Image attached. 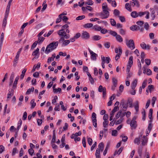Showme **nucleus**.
I'll use <instances>...</instances> for the list:
<instances>
[{"mask_svg": "<svg viewBox=\"0 0 158 158\" xmlns=\"http://www.w3.org/2000/svg\"><path fill=\"white\" fill-rule=\"evenodd\" d=\"M110 21L111 25L113 26H116V23L115 20L112 19H110Z\"/></svg>", "mask_w": 158, "mask_h": 158, "instance_id": "38", "label": "nucleus"}, {"mask_svg": "<svg viewBox=\"0 0 158 158\" xmlns=\"http://www.w3.org/2000/svg\"><path fill=\"white\" fill-rule=\"evenodd\" d=\"M96 158H101L100 151L98 149H97L95 153Z\"/></svg>", "mask_w": 158, "mask_h": 158, "instance_id": "28", "label": "nucleus"}, {"mask_svg": "<svg viewBox=\"0 0 158 158\" xmlns=\"http://www.w3.org/2000/svg\"><path fill=\"white\" fill-rule=\"evenodd\" d=\"M65 38L60 39L59 40V42L60 43H61L62 47H65L67 45L70 43V41L69 40H65Z\"/></svg>", "mask_w": 158, "mask_h": 158, "instance_id": "6", "label": "nucleus"}, {"mask_svg": "<svg viewBox=\"0 0 158 158\" xmlns=\"http://www.w3.org/2000/svg\"><path fill=\"white\" fill-rule=\"evenodd\" d=\"M19 56L16 55L14 60V65L15 64H16L17 63Z\"/></svg>", "mask_w": 158, "mask_h": 158, "instance_id": "41", "label": "nucleus"}, {"mask_svg": "<svg viewBox=\"0 0 158 158\" xmlns=\"http://www.w3.org/2000/svg\"><path fill=\"white\" fill-rule=\"evenodd\" d=\"M140 46L144 49H149L150 46L149 45H146L144 42H143L140 44Z\"/></svg>", "mask_w": 158, "mask_h": 158, "instance_id": "14", "label": "nucleus"}, {"mask_svg": "<svg viewBox=\"0 0 158 158\" xmlns=\"http://www.w3.org/2000/svg\"><path fill=\"white\" fill-rule=\"evenodd\" d=\"M39 49L37 48L35 51H34L32 53V55L35 56L34 58H37L39 57Z\"/></svg>", "mask_w": 158, "mask_h": 158, "instance_id": "12", "label": "nucleus"}, {"mask_svg": "<svg viewBox=\"0 0 158 158\" xmlns=\"http://www.w3.org/2000/svg\"><path fill=\"white\" fill-rule=\"evenodd\" d=\"M146 12L145 11L143 12H138V16L139 17H141L143 15L145 14H146Z\"/></svg>", "mask_w": 158, "mask_h": 158, "instance_id": "59", "label": "nucleus"}, {"mask_svg": "<svg viewBox=\"0 0 158 158\" xmlns=\"http://www.w3.org/2000/svg\"><path fill=\"white\" fill-rule=\"evenodd\" d=\"M119 33L121 35H123L125 34V31L123 29L121 28L120 30Z\"/></svg>", "mask_w": 158, "mask_h": 158, "instance_id": "61", "label": "nucleus"}, {"mask_svg": "<svg viewBox=\"0 0 158 158\" xmlns=\"http://www.w3.org/2000/svg\"><path fill=\"white\" fill-rule=\"evenodd\" d=\"M144 27L146 30H148L149 29V26L148 23L146 22L145 23Z\"/></svg>", "mask_w": 158, "mask_h": 158, "instance_id": "46", "label": "nucleus"}, {"mask_svg": "<svg viewBox=\"0 0 158 158\" xmlns=\"http://www.w3.org/2000/svg\"><path fill=\"white\" fill-rule=\"evenodd\" d=\"M137 81L136 79H135L132 82L131 85V89H135L137 85Z\"/></svg>", "mask_w": 158, "mask_h": 158, "instance_id": "17", "label": "nucleus"}, {"mask_svg": "<svg viewBox=\"0 0 158 158\" xmlns=\"http://www.w3.org/2000/svg\"><path fill=\"white\" fill-rule=\"evenodd\" d=\"M148 142V139L144 135L143 136V138L142 139V144L143 146H144Z\"/></svg>", "mask_w": 158, "mask_h": 158, "instance_id": "15", "label": "nucleus"}, {"mask_svg": "<svg viewBox=\"0 0 158 158\" xmlns=\"http://www.w3.org/2000/svg\"><path fill=\"white\" fill-rule=\"evenodd\" d=\"M119 104V102L117 101L114 104V109H119V107L118 106V105Z\"/></svg>", "mask_w": 158, "mask_h": 158, "instance_id": "54", "label": "nucleus"}, {"mask_svg": "<svg viewBox=\"0 0 158 158\" xmlns=\"http://www.w3.org/2000/svg\"><path fill=\"white\" fill-rule=\"evenodd\" d=\"M12 0H10L9 2L8 3L7 6L6 8V10L5 11L4 18L3 21V23L2 27L4 29L5 27L6 23H7V19L8 18V15L9 13L10 7L11 3L12 2Z\"/></svg>", "mask_w": 158, "mask_h": 158, "instance_id": "1", "label": "nucleus"}, {"mask_svg": "<svg viewBox=\"0 0 158 158\" xmlns=\"http://www.w3.org/2000/svg\"><path fill=\"white\" fill-rule=\"evenodd\" d=\"M38 43V42H37V41H35L32 45L31 48L33 49L35 48Z\"/></svg>", "mask_w": 158, "mask_h": 158, "instance_id": "62", "label": "nucleus"}, {"mask_svg": "<svg viewBox=\"0 0 158 158\" xmlns=\"http://www.w3.org/2000/svg\"><path fill=\"white\" fill-rule=\"evenodd\" d=\"M133 100L131 98L128 99L127 104L129 107L132 108L134 107L135 109H138L139 108V102L136 101L133 104Z\"/></svg>", "mask_w": 158, "mask_h": 158, "instance_id": "3", "label": "nucleus"}, {"mask_svg": "<svg viewBox=\"0 0 158 158\" xmlns=\"http://www.w3.org/2000/svg\"><path fill=\"white\" fill-rule=\"evenodd\" d=\"M156 100V98L155 97H153L152 99V106L153 107H154V105L155 102Z\"/></svg>", "mask_w": 158, "mask_h": 158, "instance_id": "56", "label": "nucleus"}, {"mask_svg": "<svg viewBox=\"0 0 158 158\" xmlns=\"http://www.w3.org/2000/svg\"><path fill=\"white\" fill-rule=\"evenodd\" d=\"M102 62V67L104 69L105 67V57L103 56H101Z\"/></svg>", "mask_w": 158, "mask_h": 158, "instance_id": "19", "label": "nucleus"}, {"mask_svg": "<svg viewBox=\"0 0 158 158\" xmlns=\"http://www.w3.org/2000/svg\"><path fill=\"white\" fill-rule=\"evenodd\" d=\"M120 12L118 9H115L114 10L113 14L114 15L116 16H119Z\"/></svg>", "mask_w": 158, "mask_h": 158, "instance_id": "29", "label": "nucleus"}, {"mask_svg": "<svg viewBox=\"0 0 158 158\" xmlns=\"http://www.w3.org/2000/svg\"><path fill=\"white\" fill-rule=\"evenodd\" d=\"M126 44L127 46L131 50H133L135 48V45L134 41L132 40H126Z\"/></svg>", "mask_w": 158, "mask_h": 158, "instance_id": "5", "label": "nucleus"}, {"mask_svg": "<svg viewBox=\"0 0 158 158\" xmlns=\"http://www.w3.org/2000/svg\"><path fill=\"white\" fill-rule=\"evenodd\" d=\"M46 1H44V2H43V4L42 5V6H43V7L42 9V11H44V10H45V9H46L47 7V4H46Z\"/></svg>", "mask_w": 158, "mask_h": 158, "instance_id": "36", "label": "nucleus"}, {"mask_svg": "<svg viewBox=\"0 0 158 158\" xmlns=\"http://www.w3.org/2000/svg\"><path fill=\"white\" fill-rule=\"evenodd\" d=\"M88 50L91 55V59L93 60H96L97 59L96 57L98 56L97 54L91 51L89 48Z\"/></svg>", "mask_w": 158, "mask_h": 158, "instance_id": "8", "label": "nucleus"}, {"mask_svg": "<svg viewBox=\"0 0 158 158\" xmlns=\"http://www.w3.org/2000/svg\"><path fill=\"white\" fill-rule=\"evenodd\" d=\"M86 139L85 137H84L83 138L82 140V143L83 145V146L84 148L86 147Z\"/></svg>", "mask_w": 158, "mask_h": 158, "instance_id": "48", "label": "nucleus"}, {"mask_svg": "<svg viewBox=\"0 0 158 158\" xmlns=\"http://www.w3.org/2000/svg\"><path fill=\"white\" fill-rule=\"evenodd\" d=\"M92 122L93 123V125L94 126L96 127L97 126V120L95 118H93L92 119Z\"/></svg>", "mask_w": 158, "mask_h": 158, "instance_id": "43", "label": "nucleus"}, {"mask_svg": "<svg viewBox=\"0 0 158 158\" xmlns=\"http://www.w3.org/2000/svg\"><path fill=\"white\" fill-rule=\"evenodd\" d=\"M153 113L152 109H150L148 117L149 119H151L152 118V114Z\"/></svg>", "mask_w": 158, "mask_h": 158, "instance_id": "51", "label": "nucleus"}, {"mask_svg": "<svg viewBox=\"0 0 158 158\" xmlns=\"http://www.w3.org/2000/svg\"><path fill=\"white\" fill-rule=\"evenodd\" d=\"M131 16L134 18H135L138 16L137 12L136 11H132L131 14Z\"/></svg>", "mask_w": 158, "mask_h": 158, "instance_id": "26", "label": "nucleus"}, {"mask_svg": "<svg viewBox=\"0 0 158 158\" xmlns=\"http://www.w3.org/2000/svg\"><path fill=\"white\" fill-rule=\"evenodd\" d=\"M93 26V24L91 23H88L84 24L83 27L85 28H89Z\"/></svg>", "mask_w": 158, "mask_h": 158, "instance_id": "27", "label": "nucleus"}, {"mask_svg": "<svg viewBox=\"0 0 158 158\" xmlns=\"http://www.w3.org/2000/svg\"><path fill=\"white\" fill-rule=\"evenodd\" d=\"M82 37L85 39H87L89 37V35L87 31H83L82 33Z\"/></svg>", "mask_w": 158, "mask_h": 158, "instance_id": "13", "label": "nucleus"}, {"mask_svg": "<svg viewBox=\"0 0 158 158\" xmlns=\"http://www.w3.org/2000/svg\"><path fill=\"white\" fill-rule=\"evenodd\" d=\"M89 78L91 84L92 85H93L94 84V81L93 77H89Z\"/></svg>", "mask_w": 158, "mask_h": 158, "instance_id": "64", "label": "nucleus"}, {"mask_svg": "<svg viewBox=\"0 0 158 158\" xmlns=\"http://www.w3.org/2000/svg\"><path fill=\"white\" fill-rule=\"evenodd\" d=\"M125 8L129 11L131 12L132 11L131 6L129 5V3H127L125 4Z\"/></svg>", "mask_w": 158, "mask_h": 158, "instance_id": "25", "label": "nucleus"}, {"mask_svg": "<svg viewBox=\"0 0 158 158\" xmlns=\"http://www.w3.org/2000/svg\"><path fill=\"white\" fill-rule=\"evenodd\" d=\"M140 141V138H136L134 140V143L135 144H137V145H139Z\"/></svg>", "mask_w": 158, "mask_h": 158, "instance_id": "35", "label": "nucleus"}, {"mask_svg": "<svg viewBox=\"0 0 158 158\" xmlns=\"http://www.w3.org/2000/svg\"><path fill=\"white\" fill-rule=\"evenodd\" d=\"M94 28L95 30L98 31H100L101 29V27L97 25L94 26Z\"/></svg>", "mask_w": 158, "mask_h": 158, "instance_id": "40", "label": "nucleus"}, {"mask_svg": "<svg viewBox=\"0 0 158 158\" xmlns=\"http://www.w3.org/2000/svg\"><path fill=\"white\" fill-rule=\"evenodd\" d=\"M85 18V15H83L79 16L76 18V19L77 20H80L84 19Z\"/></svg>", "mask_w": 158, "mask_h": 158, "instance_id": "45", "label": "nucleus"}, {"mask_svg": "<svg viewBox=\"0 0 158 158\" xmlns=\"http://www.w3.org/2000/svg\"><path fill=\"white\" fill-rule=\"evenodd\" d=\"M18 151L16 148H14L13 149L12 155L14 156L15 155L16 153H18Z\"/></svg>", "mask_w": 158, "mask_h": 158, "instance_id": "47", "label": "nucleus"}, {"mask_svg": "<svg viewBox=\"0 0 158 158\" xmlns=\"http://www.w3.org/2000/svg\"><path fill=\"white\" fill-rule=\"evenodd\" d=\"M101 37L98 35H95L92 37V40L94 41H97L100 40Z\"/></svg>", "mask_w": 158, "mask_h": 158, "instance_id": "24", "label": "nucleus"}, {"mask_svg": "<svg viewBox=\"0 0 158 158\" xmlns=\"http://www.w3.org/2000/svg\"><path fill=\"white\" fill-rule=\"evenodd\" d=\"M104 88H106L105 87H103L102 85H100L98 87V91L100 92H102L104 91Z\"/></svg>", "mask_w": 158, "mask_h": 158, "instance_id": "42", "label": "nucleus"}, {"mask_svg": "<svg viewBox=\"0 0 158 158\" xmlns=\"http://www.w3.org/2000/svg\"><path fill=\"white\" fill-rule=\"evenodd\" d=\"M119 107L121 108L127 109V106L126 104L123 102H121L120 103Z\"/></svg>", "mask_w": 158, "mask_h": 158, "instance_id": "22", "label": "nucleus"}, {"mask_svg": "<svg viewBox=\"0 0 158 158\" xmlns=\"http://www.w3.org/2000/svg\"><path fill=\"white\" fill-rule=\"evenodd\" d=\"M115 38L117 41L119 43H121L123 41V39L120 35H117Z\"/></svg>", "mask_w": 158, "mask_h": 158, "instance_id": "21", "label": "nucleus"}, {"mask_svg": "<svg viewBox=\"0 0 158 158\" xmlns=\"http://www.w3.org/2000/svg\"><path fill=\"white\" fill-rule=\"evenodd\" d=\"M147 84V80H144L143 82L142 85V87L143 89L145 88Z\"/></svg>", "mask_w": 158, "mask_h": 158, "instance_id": "58", "label": "nucleus"}, {"mask_svg": "<svg viewBox=\"0 0 158 158\" xmlns=\"http://www.w3.org/2000/svg\"><path fill=\"white\" fill-rule=\"evenodd\" d=\"M102 34H105L108 32V31L105 28L102 29L100 30Z\"/></svg>", "mask_w": 158, "mask_h": 158, "instance_id": "57", "label": "nucleus"}, {"mask_svg": "<svg viewBox=\"0 0 158 158\" xmlns=\"http://www.w3.org/2000/svg\"><path fill=\"white\" fill-rule=\"evenodd\" d=\"M133 58L132 56H131L129 58L128 64L127 66V73H129V72L130 68L132 65L133 63Z\"/></svg>", "mask_w": 158, "mask_h": 158, "instance_id": "7", "label": "nucleus"}, {"mask_svg": "<svg viewBox=\"0 0 158 158\" xmlns=\"http://www.w3.org/2000/svg\"><path fill=\"white\" fill-rule=\"evenodd\" d=\"M147 67L145 65L143 66V73L144 74L146 73L148 75H150L152 74V71L151 70L149 69H147V71L146 69H147Z\"/></svg>", "mask_w": 158, "mask_h": 158, "instance_id": "9", "label": "nucleus"}, {"mask_svg": "<svg viewBox=\"0 0 158 158\" xmlns=\"http://www.w3.org/2000/svg\"><path fill=\"white\" fill-rule=\"evenodd\" d=\"M58 44V42L56 41L55 42H52L48 45L45 50V53L47 54H48L50 52L56 49Z\"/></svg>", "mask_w": 158, "mask_h": 158, "instance_id": "2", "label": "nucleus"}, {"mask_svg": "<svg viewBox=\"0 0 158 158\" xmlns=\"http://www.w3.org/2000/svg\"><path fill=\"white\" fill-rule=\"evenodd\" d=\"M151 60L149 59H146L145 60V62L148 65H149L151 64Z\"/></svg>", "mask_w": 158, "mask_h": 158, "instance_id": "49", "label": "nucleus"}, {"mask_svg": "<svg viewBox=\"0 0 158 158\" xmlns=\"http://www.w3.org/2000/svg\"><path fill=\"white\" fill-rule=\"evenodd\" d=\"M118 17L122 22H123L125 21V18L124 16H118Z\"/></svg>", "mask_w": 158, "mask_h": 158, "instance_id": "52", "label": "nucleus"}, {"mask_svg": "<svg viewBox=\"0 0 158 158\" xmlns=\"http://www.w3.org/2000/svg\"><path fill=\"white\" fill-rule=\"evenodd\" d=\"M103 11L104 14L106 15V16L105 17H104V18H107L109 15V12L107 9L103 10Z\"/></svg>", "mask_w": 158, "mask_h": 158, "instance_id": "32", "label": "nucleus"}, {"mask_svg": "<svg viewBox=\"0 0 158 158\" xmlns=\"http://www.w3.org/2000/svg\"><path fill=\"white\" fill-rule=\"evenodd\" d=\"M135 118L134 117L130 123L131 126L135 129L136 128L137 126L136 121L135 120Z\"/></svg>", "mask_w": 158, "mask_h": 158, "instance_id": "10", "label": "nucleus"}, {"mask_svg": "<svg viewBox=\"0 0 158 158\" xmlns=\"http://www.w3.org/2000/svg\"><path fill=\"white\" fill-rule=\"evenodd\" d=\"M28 152L29 154L31 155L32 156L34 152V150L32 149V148H30L28 150Z\"/></svg>", "mask_w": 158, "mask_h": 158, "instance_id": "63", "label": "nucleus"}, {"mask_svg": "<svg viewBox=\"0 0 158 158\" xmlns=\"http://www.w3.org/2000/svg\"><path fill=\"white\" fill-rule=\"evenodd\" d=\"M58 98L57 97L55 96L54 97V99L52 100V104H55L56 102V100Z\"/></svg>", "mask_w": 158, "mask_h": 158, "instance_id": "55", "label": "nucleus"}, {"mask_svg": "<svg viewBox=\"0 0 158 158\" xmlns=\"http://www.w3.org/2000/svg\"><path fill=\"white\" fill-rule=\"evenodd\" d=\"M57 33L59 36L60 37V39L65 38V39H69L70 37V35L69 34H67L64 29H61L58 31H57Z\"/></svg>", "mask_w": 158, "mask_h": 158, "instance_id": "4", "label": "nucleus"}, {"mask_svg": "<svg viewBox=\"0 0 158 158\" xmlns=\"http://www.w3.org/2000/svg\"><path fill=\"white\" fill-rule=\"evenodd\" d=\"M123 149V148L121 147L117 152H115L114 154V156H115L116 154L119 155L122 152Z\"/></svg>", "mask_w": 158, "mask_h": 158, "instance_id": "31", "label": "nucleus"}, {"mask_svg": "<svg viewBox=\"0 0 158 158\" xmlns=\"http://www.w3.org/2000/svg\"><path fill=\"white\" fill-rule=\"evenodd\" d=\"M62 14H60L58 18L57 19L56 21V23H60L61 20V19L62 18Z\"/></svg>", "mask_w": 158, "mask_h": 158, "instance_id": "34", "label": "nucleus"}, {"mask_svg": "<svg viewBox=\"0 0 158 158\" xmlns=\"http://www.w3.org/2000/svg\"><path fill=\"white\" fill-rule=\"evenodd\" d=\"M13 93L14 90L13 89H11V90L7 94V98H10L13 95Z\"/></svg>", "mask_w": 158, "mask_h": 158, "instance_id": "30", "label": "nucleus"}, {"mask_svg": "<svg viewBox=\"0 0 158 158\" xmlns=\"http://www.w3.org/2000/svg\"><path fill=\"white\" fill-rule=\"evenodd\" d=\"M87 141L89 144L91 145L92 143V140L89 137L87 138Z\"/></svg>", "mask_w": 158, "mask_h": 158, "instance_id": "53", "label": "nucleus"}, {"mask_svg": "<svg viewBox=\"0 0 158 158\" xmlns=\"http://www.w3.org/2000/svg\"><path fill=\"white\" fill-rule=\"evenodd\" d=\"M98 148L97 149H98L100 151L102 152L104 148L103 143L102 142L99 143L98 145Z\"/></svg>", "mask_w": 158, "mask_h": 158, "instance_id": "16", "label": "nucleus"}, {"mask_svg": "<svg viewBox=\"0 0 158 158\" xmlns=\"http://www.w3.org/2000/svg\"><path fill=\"white\" fill-rule=\"evenodd\" d=\"M117 131L116 130H114L112 131V135L115 136H117Z\"/></svg>", "mask_w": 158, "mask_h": 158, "instance_id": "60", "label": "nucleus"}, {"mask_svg": "<svg viewBox=\"0 0 158 158\" xmlns=\"http://www.w3.org/2000/svg\"><path fill=\"white\" fill-rule=\"evenodd\" d=\"M31 107L32 108H34L36 105V103L35 102V100L32 99L31 101Z\"/></svg>", "mask_w": 158, "mask_h": 158, "instance_id": "39", "label": "nucleus"}, {"mask_svg": "<svg viewBox=\"0 0 158 158\" xmlns=\"http://www.w3.org/2000/svg\"><path fill=\"white\" fill-rule=\"evenodd\" d=\"M109 33L110 35L115 37L118 35L117 33L116 32L112 30L110 31Z\"/></svg>", "mask_w": 158, "mask_h": 158, "instance_id": "37", "label": "nucleus"}, {"mask_svg": "<svg viewBox=\"0 0 158 158\" xmlns=\"http://www.w3.org/2000/svg\"><path fill=\"white\" fill-rule=\"evenodd\" d=\"M19 79V76H17L15 78L14 83L13 85V88L15 89L16 87V85L17 84L18 80Z\"/></svg>", "mask_w": 158, "mask_h": 158, "instance_id": "20", "label": "nucleus"}, {"mask_svg": "<svg viewBox=\"0 0 158 158\" xmlns=\"http://www.w3.org/2000/svg\"><path fill=\"white\" fill-rule=\"evenodd\" d=\"M118 49L119 53L116 55L115 57V59L116 61H117L120 58V56L122 53V48L120 46L118 47Z\"/></svg>", "mask_w": 158, "mask_h": 158, "instance_id": "11", "label": "nucleus"}, {"mask_svg": "<svg viewBox=\"0 0 158 158\" xmlns=\"http://www.w3.org/2000/svg\"><path fill=\"white\" fill-rule=\"evenodd\" d=\"M130 29L132 31H136L138 30H139V27L138 26L136 25H134L131 27H130Z\"/></svg>", "mask_w": 158, "mask_h": 158, "instance_id": "18", "label": "nucleus"}, {"mask_svg": "<svg viewBox=\"0 0 158 158\" xmlns=\"http://www.w3.org/2000/svg\"><path fill=\"white\" fill-rule=\"evenodd\" d=\"M110 42H107L104 43V45L106 48H110Z\"/></svg>", "mask_w": 158, "mask_h": 158, "instance_id": "44", "label": "nucleus"}, {"mask_svg": "<svg viewBox=\"0 0 158 158\" xmlns=\"http://www.w3.org/2000/svg\"><path fill=\"white\" fill-rule=\"evenodd\" d=\"M38 40L37 41L38 42L39 44H40L43 42L45 38L44 37L41 36H38Z\"/></svg>", "mask_w": 158, "mask_h": 158, "instance_id": "23", "label": "nucleus"}, {"mask_svg": "<svg viewBox=\"0 0 158 158\" xmlns=\"http://www.w3.org/2000/svg\"><path fill=\"white\" fill-rule=\"evenodd\" d=\"M112 82L113 85H114V87H116L117 83V81L115 77H113L112 78Z\"/></svg>", "mask_w": 158, "mask_h": 158, "instance_id": "33", "label": "nucleus"}, {"mask_svg": "<svg viewBox=\"0 0 158 158\" xmlns=\"http://www.w3.org/2000/svg\"><path fill=\"white\" fill-rule=\"evenodd\" d=\"M107 3L106 2L104 3L102 5V9L103 10L107 9Z\"/></svg>", "mask_w": 158, "mask_h": 158, "instance_id": "50", "label": "nucleus"}]
</instances>
